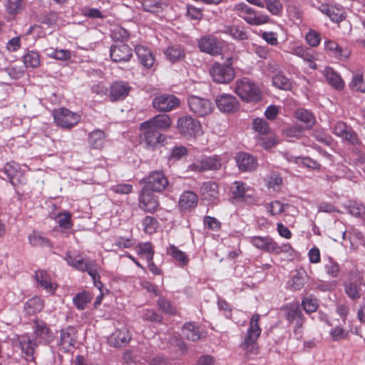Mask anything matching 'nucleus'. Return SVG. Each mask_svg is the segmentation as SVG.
Segmentation results:
<instances>
[{"label":"nucleus","instance_id":"37998d69","mask_svg":"<svg viewBox=\"0 0 365 365\" xmlns=\"http://www.w3.org/2000/svg\"><path fill=\"white\" fill-rule=\"evenodd\" d=\"M105 133L99 129L93 130L88 135V143L95 149L102 148L105 143Z\"/></svg>","mask_w":365,"mask_h":365},{"label":"nucleus","instance_id":"5701e85b","mask_svg":"<svg viewBox=\"0 0 365 365\" xmlns=\"http://www.w3.org/2000/svg\"><path fill=\"white\" fill-rule=\"evenodd\" d=\"M23 357L29 361L35 360L34 352L37 343L28 336H22L19 340Z\"/></svg>","mask_w":365,"mask_h":365},{"label":"nucleus","instance_id":"052dcab7","mask_svg":"<svg viewBox=\"0 0 365 365\" xmlns=\"http://www.w3.org/2000/svg\"><path fill=\"white\" fill-rule=\"evenodd\" d=\"M58 20V14L56 12H48L41 17L40 21L41 24L48 26V27L54 26Z\"/></svg>","mask_w":365,"mask_h":365},{"label":"nucleus","instance_id":"338daca9","mask_svg":"<svg viewBox=\"0 0 365 365\" xmlns=\"http://www.w3.org/2000/svg\"><path fill=\"white\" fill-rule=\"evenodd\" d=\"M325 270L327 273L331 277H336L339 275L340 269L339 264L332 261L329 260L327 264H325Z\"/></svg>","mask_w":365,"mask_h":365},{"label":"nucleus","instance_id":"c756f323","mask_svg":"<svg viewBox=\"0 0 365 365\" xmlns=\"http://www.w3.org/2000/svg\"><path fill=\"white\" fill-rule=\"evenodd\" d=\"M363 287L362 277L356 275L354 281L345 284V293L352 299H357L361 297Z\"/></svg>","mask_w":365,"mask_h":365},{"label":"nucleus","instance_id":"ddd939ff","mask_svg":"<svg viewBox=\"0 0 365 365\" xmlns=\"http://www.w3.org/2000/svg\"><path fill=\"white\" fill-rule=\"evenodd\" d=\"M215 102L217 108L222 113H234L239 108L237 99L231 94L222 93L216 96Z\"/></svg>","mask_w":365,"mask_h":365},{"label":"nucleus","instance_id":"f03ea898","mask_svg":"<svg viewBox=\"0 0 365 365\" xmlns=\"http://www.w3.org/2000/svg\"><path fill=\"white\" fill-rule=\"evenodd\" d=\"M260 315L255 314L250 320V326L243 341L240 344V347L246 351L247 354H256V342L260 336L262 329L259 325Z\"/></svg>","mask_w":365,"mask_h":365},{"label":"nucleus","instance_id":"c85d7f7f","mask_svg":"<svg viewBox=\"0 0 365 365\" xmlns=\"http://www.w3.org/2000/svg\"><path fill=\"white\" fill-rule=\"evenodd\" d=\"M135 51L139 61L145 68H150L154 66L155 57L148 48L138 45Z\"/></svg>","mask_w":365,"mask_h":365},{"label":"nucleus","instance_id":"bb28decb","mask_svg":"<svg viewBox=\"0 0 365 365\" xmlns=\"http://www.w3.org/2000/svg\"><path fill=\"white\" fill-rule=\"evenodd\" d=\"M198 46L201 51L212 56L220 53L221 48L215 37L204 36L198 41Z\"/></svg>","mask_w":365,"mask_h":365},{"label":"nucleus","instance_id":"6ab92c4d","mask_svg":"<svg viewBox=\"0 0 365 365\" xmlns=\"http://www.w3.org/2000/svg\"><path fill=\"white\" fill-rule=\"evenodd\" d=\"M76 342V331L74 327H68L61 331L59 347L64 352L71 350Z\"/></svg>","mask_w":365,"mask_h":365},{"label":"nucleus","instance_id":"6e6552de","mask_svg":"<svg viewBox=\"0 0 365 365\" xmlns=\"http://www.w3.org/2000/svg\"><path fill=\"white\" fill-rule=\"evenodd\" d=\"M210 74L213 81L218 83H228L234 79L235 76L232 66L219 63H215L212 65Z\"/></svg>","mask_w":365,"mask_h":365},{"label":"nucleus","instance_id":"58836bf2","mask_svg":"<svg viewBox=\"0 0 365 365\" xmlns=\"http://www.w3.org/2000/svg\"><path fill=\"white\" fill-rule=\"evenodd\" d=\"M168 4V0H143L142 6L144 11L150 13H158L163 11Z\"/></svg>","mask_w":365,"mask_h":365},{"label":"nucleus","instance_id":"473e14b6","mask_svg":"<svg viewBox=\"0 0 365 365\" xmlns=\"http://www.w3.org/2000/svg\"><path fill=\"white\" fill-rule=\"evenodd\" d=\"M197 195L192 191L184 192L179 200V207L183 211L190 210L197 205Z\"/></svg>","mask_w":365,"mask_h":365},{"label":"nucleus","instance_id":"864d4df0","mask_svg":"<svg viewBox=\"0 0 365 365\" xmlns=\"http://www.w3.org/2000/svg\"><path fill=\"white\" fill-rule=\"evenodd\" d=\"M224 33L229 34L234 39L239 41H242L247 38V32L237 26L226 27L225 29Z\"/></svg>","mask_w":365,"mask_h":365},{"label":"nucleus","instance_id":"7ed1b4c3","mask_svg":"<svg viewBox=\"0 0 365 365\" xmlns=\"http://www.w3.org/2000/svg\"><path fill=\"white\" fill-rule=\"evenodd\" d=\"M233 11L248 24L252 26H260L270 22L268 15L257 12L242 2L235 4L233 7Z\"/></svg>","mask_w":365,"mask_h":365},{"label":"nucleus","instance_id":"a878e982","mask_svg":"<svg viewBox=\"0 0 365 365\" xmlns=\"http://www.w3.org/2000/svg\"><path fill=\"white\" fill-rule=\"evenodd\" d=\"M319 10L335 23H339L346 18V13L341 6L322 4L319 6Z\"/></svg>","mask_w":365,"mask_h":365},{"label":"nucleus","instance_id":"4468645a","mask_svg":"<svg viewBox=\"0 0 365 365\" xmlns=\"http://www.w3.org/2000/svg\"><path fill=\"white\" fill-rule=\"evenodd\" d=\"M34 324L35 341L37 344L46 345L53 341L54 335L44 322L36 320Z\"/></svg>","mask_w":365,"mask_h":365},{"label":"nucleus","instance_id":"79ce46f5","mask_svg":"<svg viewBox=\"0 0 365 365\" xmlns=\"http://www.w3.org/2000/svg\"><path fill=\"white\" fill-rule=\"evenodd\" d=\"M29 243L34 247H53L51 242L41 233L33 232L29 237Z\"/></svg>","mask_w":365,"mask_h":365},{"label":"nucleus","instance_id":"09e8293b","mask_svg":"<svg viewBox=\"0 0 365 365\" xmlns=\"http://www.w3.org/2000/svg\"><path fill=\"white\" fill-rule=\"evenodd\" d=\"M272 84L276 88L282 90H289L292 88L291 81L282 74H277L272 78Z\"/></svg>","mask_w":365,"mask_h":365},{"label":"nucleus","instance_id":"4c0bfd02","mask_svg":"<svg viewBox=\"0 0 365 365\" xmlns=\"http://www.w3.org/2000/svg\"><path fill=\"white\" fill-rule=\"evenodd\" d=\"M182 331L187 339L192 341H197L202 337L200 327L191 322L185 323L182 328Z\"/></svg>","mask_w":365,"mask_h":365},{"label":"nucleus","instance_id":"0eeeda50","mask_svg":"<svg viewBox=\"0 0 365 365\" xmlns=\"http://www.w3.org/2000/svg\"><path fill=\"white\" fill-rule=\"evenodd\" d=\"M187 103L190 111L199 117L208 115L214 110V105L210 100L198 96H190Z\"/></svg>","mask_w":365,"mask_h":365},{"label":"nucleus","instance_id":"1a4fd4ad","mask_svg":"<svg viewBox=\"0 0 365 365\" xmlns=\"http://www.w3.org/2000/svg\"><path fill=\"white\" fill-rule=\"evenodd\" d=\"M143 180L144 187L153 192H161L168 185V180L163 170L151 172Z\"/></svg>","mask_w":365,"mask_h":365},{"label":"nucleus","instance_id":"20e7f679","mask_svg":"<svg viewBox=\"0 0 365 365\" xmlns=\"http://www.w3.org/2000/svg\"><path fill=\"white\" fill-rule=\"evenodd\" d=\"M140 130L141 131L140 141L148 149L154 150L158 146L163 145L166 140L165 135L150 126H145L144 123H140Z\"/></svg>","mask_w":365,"mask_h":365},{"label":"nucleus","instance_id":"393cba45","mask_svg":"<svg viewBox=\"0 0 365 365\" xmlns=\"http://www.w3.org/2000/svg\"><path fill=\"white\" fill-rule=\"evenodd\" d=\"M308 279L307 272L302 269H297L291 272L290 279L288 281L289 287L293 291L300 290L306 284Z\"/></svg>","mask_w":365,"mask_h":365},{"label":"nucleus","instance_id":"e433bc0d","mask_svg":"<svg viewBox=\"0 0 365 365\" xmlns=\"http://www.w3.org/2000/svg\"><path fill=\"white\" fill-rule=\"evenodd\" d=\"M36 280L43 288L51 293H53L56 289V284L53 283L49 275L44 270L40 269L36 272Z\"/></svg>","mask_w":365,"mask_h":365},{"label":"nucleus","instance_id":"603ef678","mask_svg":"<svg viewBox=\"0 0 365 365\" xmlns=\"http://www.w3.org/2000/svg\"><path fill=\"white\" fill-rule=\"evenodd\" d=\"M56 220L59 227L62 229L69 230L73 227L71 215L68 212H63L58 214L56 217Z\"/></svg>","mask_w":365,"mask_h":365},{"label":"nucleus","instance_id":"de8ad7c7","mask_svg":"<svg viewBox=\"0 0 365 365\" xmlns=\"http://www.w3.org/2000/svg\"><path fill=\"white\" fill-rule=\"evenodd\" d=\"M349 86L353 91L365 93V82L363 75L359 72L354 73Z\"/></svg>","mask_w":365,"mask_h":365},{"label":"nucleus","instance_id":"69168bd1","mask_svg":"<svg viewBox=\"0 0 365 365\" xmlns=\"http://www.w3.org/2000/svg\"><path fill=\"white\" fill-rule=\"evenodd\" d=\"M306 41L310 46L316 47L319 44L321 37L319 33L311 30L306 35Z\"/></svg>","mask_w":365,"mask_h":365},{"label":"nucleus","instance_id":"7c9ffc66","mask_svg":"<svg viewBox=\"0 0 365 365\" xmlns=\"http://www.w3.org/2000/svg\"><path fill=\"white\" fill-rule=\"evenodd\" d=\"M130 90V87L122 82H115L110 86L109 97L112 101L124 99Z\"/></svg>","mask_w":365,"mask_h":365},{"label":"nucleus","instance_id":"9b49d317","mask_svg":"<svg viewBox=\"0 0 365 365\" xmlns=\"http://www.w3.org/2000/svg\"><path fill=\"white\" fill-rule=\"evenodd\" d=\"M332 133L337 137L346 140L351 145H358L361 142L357 134L353 130L352 128L347 125L343 121H337L332 126Z\"/></svg>","mask_w":365,"mask_h":365},{"label":"nucleus","instance_id":"a211bd4d","mask_svg":"<svg viewBox=\"0 0 365 365\" xmlns=\"http://www.w3.org/2000/svg\"><path fill=\"white\" fill-rule=\"evenodd\" d=\"M200 193L203 201L209 204L215 203L220 195L218 185L212 181L204 182L200 187Z\"/></svg>","mask_w":365,"mask_h":365},{"label":"nucleus","instance_id":"ea45409f","mask_svg":"<svg viewBox=\"0 0 365 365\" xmlns=\"http://www.w3.org/2000/svg\"><path fill=\"white\" fill-rule=\"evenodd\" d=\"M167 254L170 255L180 267L185 266L189 262V258L187 255L174 245H170L167 248Z\"/></svg>","mask_w":365,"mask_h":365},{"label":"nucleus","instance_id":"0e129e2a","mask_svg":"<svg viewBox=\"0 0 365 365\" xmlns=\"http://www.w3.org/2000/svg\"><path fill=\"white\" fill-rule=\"evenodd\" d=\"M129 36L128 32L123 28L117 26L111 32V37L118 41L126 40Z\"/></svg>","mask_w":365,"mask_h":365},{"label":"nucleus","instance_id":"c03bdc74","mask_svg":"<svg viewBox=\"0 0 365 365\" xmlns=\"http://www.w3.org/2000/svg\"><path fill=\"white\" fill-rule=\"evenodd\" d=\"M43 307V300L38 297H34L26 302L24 309L28 314L33 315L41 312Z\"/></svg>","mask_w":365,"mask_h":365},{"label":"nucleus","instance_id":"412c9836","mask_svg":"<svg viewBox=\"0 0 365 365\" xmlns=\"http://www.w3.org/2000/svg\"><path fill=\"white\" fill-rule=\"evenodd\" d=\"M151 190L143 187L139 197V207L148 212H153L158 207V202Z\"/></svg>","mask_w":365,"mask_h":365},{"label":"nucleus","instance_id":"2eb2a0df","mask_svg":"<svg viewBox=\"0 0 365 365\" xmlns=\"http://www.w3.org/2000/svg\"><path fill=\"white\" fill-rule=\"evenodd\" d=\"M231 190L235 199H240L249 203L255 201L254 189L243 182L235 181Z\"/></svg>","mask_w":365,"mask_h":365},{"label":"nucleus","instance_id":"aec40b11","mask_svg":"<svg viewBox=\"0 0 365 365\" xmlns=\"http://www.w3.org/2000/svg\"><path fill=\"white\" fill-rule=\"evenodd\" d=\"M4 171L13 186H17L18 185L24 184L26 182V178L19 170L18 163L15 162L6 163L4 166Z\"/></svg>","mask_w":365,"mask_h":365},{"label":"nucleus","instance_id":"49530a36","mask_svg":"<svg viewBox=\"0 0 365 365\" xmlns=\"http://www.w3.org/2000/svg\"><path fill=\"white\" fill-rule=\"evenodd\" d=\"M89 292H83L77 294L73 299V302L78 309H83L91 300Z\"/></svg>","mask_w":365,"mask_h":365},{"label":"nucleus","instance_id":"4d7b16f0","mask_svg":"<svg viewBox=\"0 0 365 365\" xmlns=\"http://www.w3.org/2000/svg\"><path fill=\"white\" fill-rule=\"evenodd\" d=\"M255 130L260 134L265 135L269 131V127L267 121L263 118H256L253 120Z\"/></svg>","mask_w":365,"mask_h":365},{"label":"nucleus","instance_id":"5fc2aeb1","mask_svg":"<svg viewBox=\"0 0 365 365\" xmlns=\"http://www.w3.org/2000/svg\"><path fill=\"white\" fill-rule=\"evenodd\" d=\"M138 254L147 261L153 259L154 251L150 242L142 243L138 245Z\"/></svg>","mask_w":365,"mask_h":365},{"label":"nucleus","instance_id":"f3484780","mask_svg":"<svg viewBox=\"0 0 365 365\" xmlns=\"http://www.w3.org/2000/svg\"><path fill=\"white\" fill-rule=\"evenodd\" d=\"M282 309L284 312V315L289 322H296L295 331L300 330L304 324V319L298 303H291L284 306Z\"/></svg>","mask_w":365,"mask_h":365},{"label":"nucleus","instance_id":"680f3d73","mask_svg":"<svg viewBox=\"0 0 365 365\" xmlns=\"http://www.w3.org/2000/svg\"><path fill=\"white\" fill-rule=\"evenodd\" d=\"M302 305L304 311L307 313H312L317 310L318 304L316 299L306 297L302 302Z\"/></svg>","mask_w":365,"mask_h":365},{"label":"nucleus","instance_id":"a19ab883","mask_svg":"<svg viewBox=\"0 0 365 365\" xmlns=\"http://www.w3.org/2000/svg\"><path fill=\"white\" fill-rule=\"evenodd\" d=\"M324 75L328 83L338 90L344 88V83L341 76L332 68H327L324 71Z\"/></svg>","mask_w":365,"mask_h":365},{"label":"nucleus","instance_id":"39448f33","mask_svg":"<svg viewBox=\"0 0 365 365\" xmlns=\"http://www.w3.org/2000/svg\"><path fill=\"white\" fill-rule=\"evenodd\" d=\"M177 128L179 133L186 138H195L203 133L200 122L189 115L180 118L177 122Z\"/></svg>","mask_w":365,"mask_h":365},{"label":"nucleus","instance_id":"2f4dec72","mask_svg":"<svg viewBox=\"0 0 365 365\" xmlns=\"http://www.w3.org/2000/svg\"><path fill=\"white\" fill-rule=\"evenodd\" d=\"M249 242L256 248L272 253L274 240L269 237L253 236L249 237Z\"/></svg>","mask_w":365,"mask_h":365},{"label":"nucleus","instance_id":"cd10ccee","mask_svg":"<svg viewBox=\"0 0 365 365\" xmlns=\"http://www.w3.org/2000/svg\"><path fill=\"white\" fill-rule=\"evenodd\" d=\"M131 339V335L126 327L116 329L108 338V342L113 346H120L128 343Z\"/></svg>","mask_w":365,"mask_h":365},{"label":"nucleus","instance_id":"774afa93","mask_svg":"<svg viewBox=\"0 0 365 365\" xmlns=\"http://www.w3.org/2000/svg\"><path fill=\"white\" fill-rule=\"evenodd\" d=\"M159 307L165 313L173 314L175 313V307L168 300L160 298L158 300Z\"/></svg>","mask_w":365,"mask_h":365},{"label":"nucleus","instance_id":"bf43d9fd","mask_svg":"<svg viewBox=\"0 0 365 365\" xmlns=\"http://www.w3.org/2000/svg\"><path fill=\"white\" fill-rule=\"evenodd\" d=\"M143 225L146 233L152 234L158 227V222L154 217L146 216L143 220Z\"/></svg>","mask_w":365,"mask_h":365},{"label":"nucleus","instance_id":"e2e57ef3","mask_svg":"<svg viewBox=\"0 0 365 365\" xmlns=\"http://www.w3.org/2000/svg\"><path fill=\"white\" fill-rule=\"evenodd\" d=\"M88 274L91 277L94 285L98 290H101L103 288V284L100 280V276L98 273L96 262L91 266L88 270Z\"/></svg>","mask_w":365,"mask_h":365},{"label":"nucleus","instance_id":"f8f14e48","mask_svg":"<svg viewBox=\"0 0 365 365\" xmlns=\"http://www.w3.org/2000/svg\"><path fill=\"white\" fill-rule=\"evenodd\" d=\"M153 106L158 111L168 112L178 107L180 101L173 95L163 94L153 99Z\"/></svg>","mask_w":365,"mask_h":365},{"label":"nucleus","instance_id":"8fccbe9b","mask_svg":"<svg viewBox=\"0 0 365 365\" xmlns=\"http://www.w3.org/2000/svg\"><path fill=\"white\" fill-rule=\"evenodd\" d=\"M346 210L352 216L359 217L365 214V207L357 201H349L346 205Z\"/></svg>","mask_w":365,"mask_h":365},{"label":"nucleus","instance_id":"4be33fe9","mask_svg":"<svg viewBox=\"0 0 365 365\" xmlns=\"http://www.w3.org/2000/svg\"><path fill=\"white\" fill-rule=\"evenodd\" d=\"M65 260L68 264L82 272H87L95 263L93 260H84L81 255H75L71 252L66 253Z\"/></svg>","mask_w":365,"mask_h":365},{"label":"nucleus","instance_id":"dca6fc26","mask_svg":"<svg viewBox=\"0 0 365 365\" xmlns=\"http://www.w3.org/2000/svg\"><path fill=\"white\" fill-rule=\"evenodd\" d=\"M110 56L114 62H127L132 57V49L122 42H116L110 46Z\"/></svg>","mask_w":365,"mask_h":365},{"label":"nucleus","instance_id":"13d9d810","mask_svg":"<svg viewBox=\"0 0 365 365\" xmlns=\"http://www.w3.org/2000/svg\"><path fill=\"white\" fill-rule=\"evenodd\" d=\"M24 7V0H8L6 9L11 14H17Z\"/></svg>","mask_w":365,"mask_h":365},{"label":"nucleus","instance_id":"f704fd0d","mask_svg":"<svg viewBox=\"0 0 365 365\" xmlns=\"http://www.w3.org/2000/svg\"><path fill=\"white\" fill-rule=\"evenodd\" d=\"M294 115L296 119L305 124V129H311L316 123L314 114L305 108H300L297 109L294 111Z\"/></svg>","mask_w":365,"mask_h":365},{"label":"nucleus","instance_id":"c9c22d12","mask_svg":"<svg viewBox=\"0 0 365 365\" xmlns=\"http://www.w3.org/2000/svg\"><path fill=\"white\" fill-rule=\"evenodd\" d=\"M164 53L166 58L173 63L182 61L185 56L183 47L177 44L168 46L165 50Z\"/></svg>","mask_w":365,"mask_h":365},{"label":"nucleus","instance_id":"f257e3e1","mask_svg":"<svg viewBox=\"0 0 365 365\" xmlns=\"http://www.w3.org/2000/svg\"><path fill=\"white\" fill-rule=\"evenodd\" d=\"M234 91L242 101L245 102L257 103L262 99V92L259 86L246 77L236 81Z\"/></svg>","mask_w":365,"mask_h":365},{"label":"nucleus","instance_id":"9d476101","mask_svg":"<svg viewBox=\"0 0 365 365\" xmlns=\"http://www.w3.org/2000/svg\"><path fill=\"white\" fill-rule=\"evenodd\" d=\"M221 165L220 158L217 155H212L196 160L189 165L188 169L194 172H203L206 170H219Z\"/></svg>","mask_w":365,"mask_h":365},{"label":"nucleus","instance_id":"3c124183","mask_svg":"<svg viewBox=\"0 0 365 365\" xmlns=\"http://www.w3.org/2000/svg\"><path fill=\"white\" fill-rule=\"evenodd\" d=\"M24 63L26 67L36 68L40 65V56L34 51H30L24 56Z\"/></svg>","mask_w":365,"mask_h":365},{"label":"nucleus","instance_id":"6e6d98bb","mask_svg":"<svg viewBox=\"0 0 365 365\" xmlns=\"http://www.w3.org/2000/svg\"><path fill=\"white\" fill-rule=\"evenodd\" d=\"M266 9L272 14L279 16L282 11V4L279 0H264Z\"/></svg>","mask_w":365,"mask_h":365},{"label":"nucleus","instance_id":"72a5a7b5","mask_svg":"<svg viewBox=\"0 0 365 365\" xmlns=\"http://www.w3.org/2000/svg\"><path fill=\"white\" fill-rule=\"evenodd\" d=\"M237 165L241 170L250 171L257 166L256 159L245 153H239L236 158Z\"/></svg>","mask_w":365,"mask_h":365},{"label":"nucleus","instance_id":"b1692460","mask_svg":"<svg viewBox=\"0 0 365 365\" xmlns=\"http://www.w3.org/2000/svg\"><path fill=\"white\" fill-rule=\"evenodd\" d=\"M143 123L145 126H150L156 130H165L171 126L172 119L167 114H158Z\"/></svg>","mask_w":365,"mask_h":365},{"label":"nucleus","instance_id":"423d86ee","mask_svg":"<svg viewBox=\"0 0 365 365\" xmlns=\"http://www.w3.org/2000/svg\"><path fill=\"white\" fill-rule=\"evenodd\" d=\"M54 121L58 126L71 129L81 120V115L66 108H60L53 111Z\"/></svg>","mask_w":365,"mask_h":365},{"label":"nucleus","instance_id":"a18cd8bd","mask_svg":"<svg viewBox=\"0 0 365 365\" xmlns=\"http://www.w3.org/2000/svg\"><path fill=\"white\" fill-rule=\"evenodd\" d=\"M325 48L327 51H329L334 56H335L337 58H346L348 57V54H344L342 48L339 46V44L336 42L334 41H326Z\"/></svg>","mask_w":365,"mask_h":365}]
</instances>
